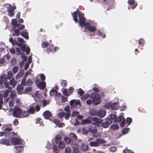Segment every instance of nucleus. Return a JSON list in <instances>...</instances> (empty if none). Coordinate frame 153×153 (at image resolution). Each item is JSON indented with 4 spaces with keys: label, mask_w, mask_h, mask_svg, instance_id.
<instances>
[{
    "label": "nucleus",
    "mask_w": 153,
    "mask_h": 153,
    "mask_svg": "<svg viewBox=\"0 0 153 153\" xmlns=\"http://www.w3.org/2000/svg\"><path fill=\"white\" fill-rule=\"evenodd\" d=\"M50 94L51 96H53L55 95L56 96L58 94V91L56 90L52 89L50 91Z\"/></svg>",
    "instance_id": "cd10ccee"
},
{
    "label": "nucleus",
    "mask_w": 153,
    "mask_h": 153,
    "mask_svg": "<svg viewBox=\"0 0 153 153\" xmlns=\"http://www.w3.org/2000/svg\"><path fill=\"white\" fill-rule=\"evenodd\" d=\"M88 149V146L86 145H82L80 147L81 150L83 151H85Z\"/></svg>",
    "instance_id": "e433bc0d"
},
{
    "label": "nucleus",
    "mask_w": 153,
    "mask_h": 153,
    "mask_svg": "<svg viewBox=\"0 0 153 153\" xmlns=\"http://www.w3.org/2000/svg\"><path fill=\"white\" fill-rule=\"evenodd\" d=\"M90 97L92 99V100H87L86 102L87 105H90L92 102L94 105H97L100 102V96L94 92L91 94Z\"/></svg>",
    "instance_id": "f03ea898"
},
{
    "label": "nucleus",
    "mask_w": 153,
    "mask_h": 153,
    "mask_svg": "<svg viewBox=\"0 0 153 153\" xmlns=\"http://www.w3.org/2000/svg\"><path fill=\"white\" fill-rule=\"evenodd\" d=\"M48 43L44 41L42 42V45L43 48H46L48 46Z\"/></svg>",
    "instance_id": "603ef678"
},
{
    "label": "nucleus",
    "mask_w": 153,
    "mask_h": 153,
    "mask_svg": "<svg viewBox=\"0 0 153 153\" xmlns=\"http://www.w3.org/2000/svg\"><path fill=\"white\" fill-rule=\"evenodd\" d=\"M89 131L91 133L96 134L97 130L96 129L93 128V127H90L88 128Z\"/></svg>",
    "instance_id": "2f4dec72"
},
{
    "label": "nucleus",
    "mask_w": 153,
    "mask_h": 153,
    "mask_svg": "<svg viewBox=\"0 0 153 153\" xmlns=\"http://www.w3.org/2000/svg\"><path fill=\"white\" fill-rule=\"evenodd\" d=\"M30 49L28 47H27L26 48V49L25 51L26 52V53L27 55H28L30 53Z\"/></svg>",
    "instance_id": "774afa93"
},
{
    "label": "nucleus",
    "mask_w": 153,
    "mask_h": 153,
    "mask_svg": "<svg viewBox=\"0 0 153 153\" xmlns=\"http://www.w3.org/2000/svg\"><path fill=\"white\" fill-rule=\"evenodd\" d=\"M0 143L7 146L10 145V144L9 140L5 138H3L0 140Z\"/></svg>",
    "instance_id": "dca6fc26"
},
{
    "label": "nucleus",
    "mask_w": 153,
    "mask_h": 153,
    "mask_svg": "<svg viewBox=\"0 0 153 153\" xmlns=\"http://www.w3.org/2000/svg\"><path fill=\"white\" fill-rule=\"evenodd\" d=\"M130 128H125L124 129L122 130V133L123 134H124L127 133L129 132Z\"/></svg>",
    "instance_id": "8fccbe9b"
},
{
    "label": "nucleus",
    "mask_w": 153,
    "mask_h": 153,
    "mask_svg": "<svg viewBox=\"0 0 153 153\" xmlns=\"http://www.w3.org/2000/svg\"><path fill=\"white\" fill-rule=\"evenodd\" d=\"M111 128L113 130H117L119 128L118 126L117 125H113L111 126Z\"/></svg>",
    "instance_id": "0e129e2a"
},
{
    "label": "nucleus",
    "mask_w": 153,
    "mask_h": 153,
    "mask_svg": "<svg viewBox=\"0 0 153 153\" xmlns=\"http://www.w3.org/2000/svg\"><path fill=\"white\" fill-rule=\"evenodd\" d=\"M97 34L100 36L103 37L105 38V35L104 33H103L100 30H98Z\"/></svg>",
    "instance_id": "ea45409f"
},
{
    "label": "nucleus",
    "mask_w": 153,
    "mask_h": 153,
    "mask_svg": "<svg viewBox=\"0 0 153 153\" xmlns=\"http://www.w3.org/2000/svg\"><path fill=\"white\" fill-rule=\"evenodd\" d=\"M65 143L63 142L62 141L60 142L59 143L58 147L59 149H61L63 148H64L65 147Z\"/></svg>",
    "instance_id": "4c0bfd02"
},
{
    "label": "nucleus",
    "mask_w": 153,
    "mask_h": 153,
    "mask_svg": "<svg viewBox=\"0 0 153 153\" xmlns=\"http://www.w3.org/2000/svg\"><path fill=\"white\" fill-rule=\"evenodd\" d=\"M17 20L16 19H12L11 21L12 25L13 26H15L17 23Z\"/></svg>",
    "instance_id": "338daca9"
},
{
    "label": "nucleus",
    "mask_w": 153,
    "mask_h": 153,
    "mask_svg": "<svg viewBox=\"0 0 153 153\" xmlns=\"http://www.w3.org/2000/svg\"><path fill=\"white\" fill-rule=\"evenodd\" d=\"M2 99L3 97L1 94H0V109H1L2 108V106L3 104Z\"/></svg>",
    "instance_id": "37998d69"
},
{
    "label": "nucleus",
    "mask_w": 153,
    "mask_h": 153,
    "mask_svg": "<svg viewBox=\"0 0 153 153\" xmlns=\"http://www.w3.org/2000/svg\"><path fill=\"white\" fill-rule=\"evenodd\" d=\"M8 80L7 76L5 74L1 75L0 78V85H4L5 88H7L9 86V84L8 82H7Z\"/></svg>",
    "instance_id": "39448f33"
},
{
    "label": "nucleus",
    "mask_w": 153,
    "mask_h": 153,
    "mask_svg": "<svg viewBox=\"0 0 153 153\" xmlns=\"http://www.w3.org/2000/svg\"><path fill=\"white\" fill-rule=\"evenodd\" d=\"M20 34V31L17 28L14 30V33L12 34V35L13 36H19Z\"/></svg>",
    "instance_id": "473e14b6"
},
{
    "label": "nucleus",
    "mask_w": 153,
    "mask_h": 153,
    "mask_svg": "<svg viewBox=\"0 0 153 153\" xmlns=\"http://www.w3.org/2000/svg\"><path fill=\"white\" fill-rule=\"evenodd\" d=\"M46 86V82L44 81L41 82L37 85L39 88L41 90H43Z\"/></svg>",
    "instance_id": "412c9836"
},
{
    "label": "nucleus",
    "mask_w": 153,
    "mask_h": 153,
    "mask_svg": "<svg viewBox=\"0 0 153 153\" xmlns=\"http://www.w3.org/2000/svg\"><path fill=\"white\" fill-rule=\"evenodd\" d=\"M77 137L76 135L73 133H71L69 136L65 137H64V140L65 142L68 144L71 143V146H75L74 142L76 141Z\"/></svg>",
    "instance_id": "7ed1b4c3"
},
{
    "label": "nucleus",
    "mask_w": 153,
    "mask_h": 153,
    "mask_svg": "<svg viewBox=\"0 0 153 153\" xmlns=\"http://www.w3.org/2000/svg\"><path fill=\"white\" fill-rule=\"evenodd\" d=\"M19 69V68L18 66H15L12 69V72L13 73L15 74L18 71V70Z\"/></svg>",
    "instance_id": "c03bdc74"
},
{
    "label": "nucleus",
    "mask_w": 153,
    "mask_h": 153,
    "mask_svg": "<svg viewBox=\"0 0 153 153\" xmlns=\"http://www.w3.org/2000/svg\"><path fill=\"white\" fill-rule=\"evenodd\" d=\"M61 137L60 135H57L55 137V142L56 144L59 143L61 142Z\"/></svg>",
    "instance_id": "7c9ffc66"
},
{
    "label": "nucleus",
    "mask_w": 153,
    "mask_h": 153,
    "mask_svg": "<svg viewBox=\"0 0 153 153\" xmlns=\"http://www.w3.org/2000/svg\"><path fill=\"white\" fill-rule=\"evenodd\" d=\"M68 91L67 89H64L63 91V93L64 95L65 96H69L70 94L68 93Z\"/></svg>",
    "instance_id": "49530a36"
},
{
    "label": "nucleus",
    "mask_w": 153,
    "mask_h": 153,
    "mask_svg": "<svg viewBox=\"0 0 153 153\" xmlns=\"http://www.w3.org/2000/svg\"><path fill=\"white\" fill-rule=\"evenodd\" d=\"M66 114L65 112H62L59 113L58 114L60 118H62L64 116L65 117V115H66Z\"/></svg>",
    "instance_id": "de8ad7c7"
},
{
    "label": "nucleus",
    "mask_w": 153,
    "mask_h": 153,
    "mask_svg": "<svg viewBox=\"0 0 153 153\" xmlns=\"http://www.w3.org/2000/svg\"><path fill=\"white\" fill-rule=\"evenodd\" d=\"M32 88L30 87H27L25 88L24 90L23 91L22 94H26L27 92H30L32 90Z\"/></svg>",
    "instance_id": "393cba45"
},
{
    "label": "nucleus",
    "mask_w": 153,
    "mask_h": 153,
    "mask_svg": "<svg viewBox=\"0 0 153 153\" xmlns=\"http://www.w3.org/2000/svg\"><path fill=\"white\" fill-rule=\"evenodd\" d=\"M53 149L55 153H58V151L56 146V145H53Z\"/></svg>",
    "instance_id": "6e6d98bb"
},
{
    "label": "nucleus",
    "mask_w": 153,
    "mask_h": 153,
    "mask_svg": "<svg viewBox=\"0 0 153 153\" xmlns=\"http://www.w3.org/2000/svg\"><path fill=\"white\" fill-rule=\"evenodd\" d=\"M77 93L78 94L81 96L84 93V92L82 89L79 88Z\"/></svg>",
    "instance_id": "09e8293b"
},
{
    "label": "nucleus",
    "mask_w": 153,
    "mask_h": 153,
    "mask_svg": "<svg viewBox=\"0 0 153 153\" xmlns=\"http://www.w3.org/2000/svg\"><path fill=\"white\" fill-rule=\"evenodd\" d=\"M11 64L13 65L16 63V59L15 58H13L11 61Z\"/></svg>",
    "instance_id": "69168bd1"
},
{
    "label": "nucleus",
    "mask_w": 153,
    "mask_h": 153,
    "mask_svg": "<svg viewBox=\"0 0 153 153\" xmlns=\"http://www.w3.org/2000/svg\"><path fill=\"white\" fill-rule=\"evenodd\" d=\"M145 44V41L144 39L141 38L139 40V44L143 46Z\"/></svg>",
    "instance_id": "a19ab883"
},
{
    "label": "nucleus",
    "mask_w": 153,
    "mask_h": 153,
    "mask_svg": "<svg viewBox=\"0 0 153 153\" xmlns=\"http://www.w3.org/2000/svg\"><path fill=\"white\" fill-rule=\"evenodd\" d=\"M55 124L56 126L59 128H62L65 126V124L64 123H60V120H59L54 119L52 118V120Z\"/></svg>",
    "instance_id": "6e6552de"
},
{
    "label": "nucleus",
    "mask_w": 153,
    "mask_h": 153,
    "mask_svg": "<svg viewBox=\"0 0 153 153\" xmlns=\"http://www.w3.org/2000/svg\"><path fill=\"white\" fill-rule=\"evenodd\" d=\"M74 91V89L72 87H70L68 90V93L70 94H72Z\"/></svg>",
    "instance_id": "5fc2aeb1"
},
{
    "label": "nucleus",
    "mask_w": 153,
    "mask_h": 153,
    "mask_svg": "<svg viewBox=\"0 0 153 153\" xmlns=\"http://www.w3.org/2000/svg\"><path fill=\"white\" fill-rule=\"evenodd\" d=\"M128 3L129 4L131 5V7L132 9L135 8L137 5V3L134 0H129L128 1Z\"/></svg>",
    "instance_id": "4468645a"
},
{
    "label": "nucleus",
    "mask_w": 153,
    "mask_h": 153,
    "mask_svg": "<svg viewBox=\"0 0 153 153\" xmlns=\"http://www.w3.org/2000/svg\"><path fill=\"white\" fill-rule=\"evenodd\" d=\"M123 152L125 153H133L132 151L129 149H124L123 151Z\"/></svg>",
    "instance_id": "4d7b16f0"
},
{
    "label": "nucleus",
    "mask_w": 153,
    "mask_h": 153,
    "mask_svg": "<svg viewBox=\"0 0 153 153\" xmlns=\"http://www.w3.org/2000/svg\"><path fill=\"white\" fill-rule=\"evenodd\" d=\"M97 144L98 145V146H99L100 144H104L105 143L106 141L103 139H102L100 138H97L96 139Z\"/></svg>",
    "instance_id": "b1692460"
},
{
    "label": "nucleus",
    "mask_w": 153,
    "mask_h": 153,
    "mask_svg": "<svg viewBox=\"0 0 153 153\" xmlns=\"http://www.w3.org/2000/svg\"><path fill=\"white\" fill-rule=\"evenodd\" d=\"M89 145L91 146L92 147H97L98 146V145L97 144L96 140L95 141H91L89 143Z\"/></svg>",
    "instance_id": "c9c22d12"
},
{
    "label": "nucleus",
    "mask_w": 153,
    "mask_h": 153,
    "mask_svg": "<svg viewBox=\"0 0 153 153\" xmlns=\"http://www.w3.org/2000/svg\"><path fill=\"white\" fill-rule=\"evenodd\" d=\"M35 111V108L33 106H31L28 110L27 111H24V113L25 114V115H23L22 117H25L29 115L28 113L30 114H33Z\"/></svg>",
    "instance_id": "9d476101"
},
{
    "label": "nucleus",
    "mask_w": 153,
    "mask_h": 153,
    "mask_svg": "<svg viewBox=\"0 0 153 153\" xmlns=\"http://www.w3.org/2000/svg\"><path fill=\"white\" fill-rule=\"evenodd\" d=\"M42 103H43V105L44 106H45L46 105L49 104V101H47L45 99L43 100Z\"/></svg>",
    "instance_id": "a18cd8bd"
},
{
    "label": "nucleus",
    "mask_w": 153,
    "mask_h": 153,
    "mask_svg": "<svg viewBox=\"0 0 153 153\" xmlns=\"http://www.w3.org/2000/svg\"><path fill=\"white\" fill-rule=\"evenodd\" d=\"M126 122L128 125H129L132 122V119L131 118H127L126 119Z\"/></svg>",
    "instance_id": "3c124183"
},
{
    "label": "nucleus",
    "mask_w": 153,
    "mask_h": 153,
    "mask_svg": "<svg viewBox=\"0 0 153 153\" xmlns=\"http://www.w3.org/2000/svg\"><path fill=\"white\" fill-rule=\"evenodd\" d=\"M43 121L41 118L38 117L36 119V123L38 124L39 123L41 126L43 124Z\"/></svg>",
    "instance_id": "bb28decb"
},
{
    "label": "nucleus",
    "mask_w": 153,
    "mask_h": 153,
    "mask_svg": "<svg viewBox=\"0 0 153 153\" xmlns=\"http://www.w3.org/2000/svg\"><path fill=\"white\" fill-rule=\"evenodd\" d=\"M11 141L12 143L14 145L19 144L20 143V140L17 137H13L11 138Z\"/></svg>",
    "instance_id": "2eb2a0df"
},
{
    "label": "nucleus",
    "mask_w": 153,
    "mask_h": 153,
    "mask_svg": "<svg viewBox=\"0 0 153 153\" xmlns=\"http://www.w3.org/2000/svg\"><path fill=\"white\" fill-rule=\"evenodd\" d=\"M21 35L26 39H28V33L27 31H23L21 33Z\"/></svg>",
    "instance_id": "c85d7f7f"
},
{
    "label": "nucleus",
    "mask_w": 153,
    "mask_h": 153,
    "mask_svg": "<svg viewBox=\"0 0 153 153\" xmlns=\"http://www.w3.org/2000/svg\"><path fill=\"white\" fill-rule=\"evenodd\" d=\"M66 153H71V148L69 147H67L65 149Z\"/></svg>",
    "instance_id": "680f3d73"
},
{
    "label": "nucleus",
    "mask_w": 153,
    "mask_h": 153,
    "mask_svg": "<svg viewBox=\"0 0 153 153\" xmlns=\"http://www.w3.org/2000/svg\"><path fill=\"white\" fill-rule=\"evenodd\" d=\"M23 85H17V89L18 91V93L19 94H22V91L24 88V87Z\"/></svg>",
    "instance_id": "aec40b11"
},
{
    "label": "nucleus",
    "mask_w": 153,
    "mask_h": 153,
    "mask_svg": "<svg viewBox=\"0 0 153 153\" xmlns=\"http://www.w3.org/2000/svg\"><path fill=\"white\" fill-rule=\"evenodd\" d=\"M8 79H10L12 77L13 74L11 71H8L7 76Z\"/></svg>",
    "instance_id": "79ce46f5"
},
{
    "label": "nucleus",
    "mask_w": 153,
    "mask_h": 153,
    "mask_svg": "<svg viewBox=\"0 0 153 153\" xmlns=\"http://www.w3.org/2000/svg\"><path fill=\"white\" fill-rule=\"evenodd\" d=\"M21 57H22V60L25 62H26L27 60V57L25 55L24 53H22L21 55Z\"/></svg>",
    "instance_id": "052dcab7"
},
{
    "label": "nucleus",
    "mask_w": 153,
    "mask_h": 153,
    "mask_svg": "<svg viewBox=\"0 0 153 153\" xmlns=\"http://www.w3.org/2000/svg\"><path fill=\"white\" fill-rule=\"evenodd\" d=\"M61 85L63 87H66L67 85V81L65 80H62L61 82Z\"/></svg>",
    "instance_id": "58836bf2"
},
{
    "label": "nucleus",
    "mask_w": 153,
    "mask_h": 153,
    "mask_svg": "<svg viewBox=\"0 0 153 153\" xmlns=\"http://www.w3.org/2000/svg\"><path fill=\"white\" fill-rule=\"evenodd\" d=\"M44 117L46 120H49L51 121L53 118L52 114L51 112L48 111H46L43 113Z\"/></svg>",
    "instance_id": "423d86ee"
},
{
    "label": "nucleus",
    "mask_w": 153,
    "mask_h": 153,
    "mask_svg": "<svg viewBox=\"0 0 153 153\" xmlns=\"http://www.w3.org/2000/svg\"><path fill=\"white\" fill-rule=\"evenodd\" d=\"M92 120L94 122L93 123V124L95 126L98 127H100L101 125V123L102 122V120L98 119L96 117H92L91 118Z\"/></svg>",
    "instance_id": "0eeeda50"
},
{
    "label": "nucleus",
    "mask_w": 153,
    "mask_h": 153,
    "mask_svg": "<svg viewBox=\"0 0 153 153\" xmlns=\"http://www.w3.org/2000/svg\"><path fill=\"white\" fill-rule=\"evenodd\" d=\"M13 115L16 117L20 118L21 117H23L22 115H25V114L24 113L23 114H22L21 109L18 108H16L13 112Z\"/></svg>",
    "instance_id": "20e7f679"
},
{
    "label": "nucleus",
    "mask_w": 153,
    "mask_h": 153,
    "mask_svg": "<svg viewBox=\"0 0 153 153\" xmlns=\"http://www.w3.org/2000/svg\"><path fill=\"white\" fill-rule=\"evenodd\" d=\"M86 26H88V30L91 32H94L97 30V28L94 26L90 25L89 23L88 25Z\"/></svg>",
    "instance_id": "a211bd4d"
},
{
    "label": "nucleus",
    "mask_w": 153,
    "mask_h": 153,
    "mask_svg": "<svg viewBox=\"0 0 153 153\" xmlns=\"http://www.w3.org/2000/svg\"><path fill=\"white\" fill-rule=\"evenodd\" d=\"M106 111L102 110H100L96 112V115L100 118L104 117L105 115Z\"/></svg>",
    "instance_id": "9b49d317"
},
{
    "label": "nucleus",
    "mask_w": 153,
    "mask_h": 153,
    "mask_svg": "<svg viewBox=\"0 0 153 153\" xmlns=\"http://www.w3.org/2000/svg\"><path fill=\"white\" fill-rule=\"evenodd\" d=\"M70 105L71 106H75L79 105L80 104V102L79 100H72L70 102Z\"/></svg>",
    "instance_id": "6ab92c4d"
},
{
    "label": "nucleus",
    "mask_w": 153,
    "mask_h": 153,
    "mask_svg": "<svg viewBox=\"0 0 153 153\" xmlns=\"http://www.w3.org/2000/svg\"><path fill=\"white\" fill-rule=\"evenodd\" d=\"M73 19L75 22L77 23L79 22L80 27L85 26L89 24V23L86 22V19L84 17V14L80 11L78 8L77 10L71 13Z\"/></svg>",
    "instance_id": "f257e3e1"
},
{
    "label": "nucleus",
    "mask_w": 153,
    "mask_h": 153,
    "mask_svg": "<svg viewBox=\"0 0 153 153\" xmlns=\"http://www.w3.org/2000/svg\"><path fill=\"white\" fill-rule=\"evenodd\" d=\"M61 97V101L62 102H65L67 101V98L66 97H65L63 96H62Z\"/></svg>",
    "instance_id": "bf43d9fd"
},
{
    "label": "nucleus",
    "mask_w": 153,
    "mask_h": 153,
    "mask_svg": "<svg viewBox=\"0 0 153 153\" xmlns=\"http://www.w3.org/2000/svg\"><path fill=\"white\" fill-rule=\"evenodd\" d=\"M16 96V93L14 91H12L10 94V97L12 100L15 99Z\"/></svg>",
    "instance_id": "f704fd0d"
},
{
    "label": "nucleus",
    "mask_w": 153,
    "mask_h": 153,
    "mask_svg": "<svg viewBox=\"0 0 153 153\" xmlns=\"http://www.w3.org/2000/svg\"><path fill=\"white\" fill-rule=\"evenodd\" d=\"M79 114V112L77 111H74L73 112L72 114H71V117H74L76 116H77V115H78Z\"/></svg>",
    "instance_id": "13d9d810"
},
{
    "label": "nucleus",
    "mask_w": 153,
    "mask_h": 153,
    "mask_svg": "<svg viewBox=\"0 0 153 153\" xmlns=\"http://www.w3.org/2000/svg\"><path fill=\"white\" fill-rule=\"evenodd\" d=\"M21 84L26 86L27 85L28 86H31L33 84V81L31 79H28L25 82V78L22 79Z\"/></svg>",
    "instance_id": "1a4fd4ad"
},
{
    "label": "nucleus",
    "mask_w": 153,
    "mask_h": 153,
    "mask_svg": "<svg viewBox=\"0 0 153 153\" xmlns=\"http://www.w3.org/2000/svg\"><path fill=\"white\" fill-rule=\"evenodd\" d=\"M64 110L67 112L66 113V114L65 118L66 120H68L69 118L71 116V112L69 106L67 105L65 107Z\"/></svg>",
    "instance_id": "f8f14e48"
},
{
    "label": "nucleus",
    "mask_w": 153,
    "mask_h": 153,
    "mask_svg": "<svg viewBox=\"0 0 153 153\" xmlns=\"http://www.w3.org/2000/svg\"><path fill=\"white\" fill-rule=\"evenodd\" d=\"M126 124L125 118H124L123 121L120 123V126L121 127H123Z\"/></svg>",
    "instance_id": "e2e57ef3"
},
{
    "label": "nucleus",
    "mask_w": 153,
    "mask_h": 153,
    "mask_svg": "<svg viewBox=\"0 0 153 153\" xmlns=\"http://www.w3.org/2000/svg\"><path fill=\"white\" fill-rule=\"evenodd\" d=\"M107 122L105 123H101V125L104 128H107L109 126V125L111 123V121L109 118H107L106 119Z\"/></svg>",
    "instance_id": "f3484780"
},
{
    "label": "nucleus",
    "mask_w": 153,
    "mask_h": 153,
    "mask_svg": "<svg viewBox=\"0 0 153 153\" xmlns=\"http://www.w3.org/2000/svg\"><path fill=\"white\" fill-rule=\"evenodd\" d=\"M7 12L8 13V15L9 16L12 17L14 15L15 11L13 10V7L11 5L9 6Z\"/></svg>",
    "instance_id": "ddd939ff"
},
{
    "label": "nucleus",
    "mask_w": 153,
    "mask_h": 153,
    "mask_svg": "<svg viewBox=\"0 0 153 153\" xmlns=\"http://www.w3.org/2000/svg\"><path fill=\"white\" fill-rule=\"evenodd\" d=\"M10 85L12 86L13 88H14L17 84V81L15 80L14 79L12 78L9 81Z\"/></svg>",
    "instance_id": "4be33fe9"
},
{
    "label": "nucleus",
    "mask_w": 153,
    "mask_h": 153,
    "mask_svg": "<svg viewBox=\"0 0 153 153\" xmlns=\"http://www.w3.org/2000/svg\"><path fill=\"white\" fill-rule=\"evenodd\" d=\"M117 105V103L116 102L111 104V106L112 109L113 110H117L118 108Z\"/></svg>",
    "instance_id": "c756f323"
},
{
    "label": "nucleus",
    "mask_w": 153,
    "mask_h": 153,
    "mask_svg": "<svg viewBox=\"0 0 153 153\" xmlns=\"http://www.w3.org/2000/svg\"><path fill=\"white\" fill-rule=\"evenodd\" d=\"M8 88L7 90H6L4 92L3 95L4 97L5 98L7 97L9 93L12 90V88L10 87V86H9L8 87H7Z\"/></svg>",
    "instance_id": "5701e85b"
},
{
    "label": "nucleus",
    "mask_w": 153,
    "mask_h": 153,
    "mask_svg": "<svg viewBox=\"0 0 153 153\" xmlns=\"http://www.w3.org/2000/svg\"><path fill=\"white\" fill-rule=\"evenodd\" d=\"M72 147L74 149L73 153H80L79 151L77 149L78 146L76 145H75L74 146H72Z\"/></svg>",
    "instance_id": "72a5a7b5"
},
{
    "label": "nucleus",
    "mask_w": 153,
    "mask_h": 153,
    "mask_svg": "<svg viewBox=\"0 0 153 153\" xmlns=\"http://www.w3.org/2000/svg\"><path fill=\"white\" fill-rule=\"evenodd\" d=\"M83 116H82V115H78V116H77L76 117V118L75 119V120L76 121V123H75L74 124L76 123H78V121H77V118L79 119V120H81L83 118Z\"/></svg>",
    "instance_id": "864d4df0"
},
{
    "label": "nucleus",
    "mask_w": 153,
    "mask_h": 153,
    "mask_svg": "<svg viewBox=\"0 0 153 153\" xmlns=\"http://www.w3.org/2000/svg\"><path fill=\"white\" fill-rule=\"evenodd\" d=\"M18 41L20 42V43H18L15 40L16 43L17 45L19 46H21L22 44L24 42V39L22 38H18Z\"/></svg>",
    "instance_id": "a878e982"
}]
</instances>
